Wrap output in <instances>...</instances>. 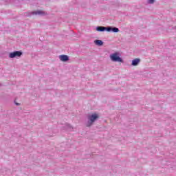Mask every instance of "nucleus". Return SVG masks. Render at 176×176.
I'll return each instance as SVG.
<instances>
[{
	"label": "nucleus",
	"mask_w": 176,
	"mask_h": 176,
	"mask_svg": "<svg viewBox=\"0 0 176 176\" xmlns=\"http://www.w3.org/2000/svg\"><path fill=\"white\" fill-rule=\"evenodd\" d=\"M98 118H99L98 114L97 113H94L88 116L87 117L88 121L86 124L87 127H90V126H93V123H94V122H96V120H97Z\"/></svg>",
	"instance_id": "f257e3e1"
},
{
	"label": "nucleus",
	"mask_w": 176,
	"mask_h": 176,
	"mask_svg": "<svg viewBox=\"0 0 176 176\" xmlns=\"http://www.w3.org/2000/svg\"><path fill=\"white\" fill-rule=\"evenodd\" d=\"M110 58L113 63H123V59L120 58L118 52H115L110 55Z\"/></svg>",
	"instance_id": "f03ea898"
},
{
	"label": "nucleus",
	"mask_w": 176,
	"mask_h": 176,
	"mask_svg": "<svg viewBox=\"0 0 176 176\" xmlns=\"http://www.w3.org/2000/svg\"><path fill=\"white\" fill-rule=\"evenodd\" d=\"M23 56V52L14 51L9 54L10 58H17V57H21Z\"/></svg>",
	"instance_id": "7ed1b4c3"
},
{
	"label": "nucleus",
	"mask_w": 176,
	"mask_h": 176,
	"mask_svg": "<svg viewBox=\"0 0 176 176\" xmlns=\"http://www.w3.org/2000/svg\"><path fill=\"white\" fill-rule=\"evenodd\" d=\"M31 14L32 16H46V14H47V13H46V12H45V11L36 10V11H32V12H30L29 16H31Z\"/></svg>",
	"instance_id": "20e7f679"
},
{
	"label": "nucleus",
	"mask_w": 176,
	"mask_h": 176,
	"mask_svg": "<svg viewBox=\"0 0 176 176\" xmlns=\"http://www.w3.org/2000/svg\"><path fill=\"white\" fill-rule=\"evenodd\" d=\"M107 32H119V28L116 27L108 26L107 27Z\"/></svg>",
	"instance_id": "39448f33"
},
{
	"label": "nucleus",
	"mask_w": 176,
	"mask_h": 176,
	"mask_svg": "<svg viewBox=\"0 0 176 176\" xmlns=\"http://www.w3.org/2000/svg\"><path fill=\"white\" fill-rule=\"evenodd\" d=\"M96 31H98V32H104V31L108 32V27L98 26L96 27Z\"/></svg>",
	"instance_id": "423d86ee"
},
{
	"label": "nucleus",
	"mask_w": 176,
	"mask_h": 176,
	"mask_svg": "<svg viewBox=\"0 0 176 176\" xmlns=\"http://www.w3.org/2000/svg\"><path fill=\"white\" fill-rule=\"evenodd\" d=\"M59 58L60 61H63L64 63H66V61L69 60V57H68L67 55H60Z\"/></svg>",
	"instance_id": "0eeeda50"
},
{
	"label": "nucleus",
	"mask_w": 176,
	"mask_h": 176,
	"mask_svg": "<svg viewBox=\"0 0 176 176\" xmlns=\"http://www.w3.org/2000/svg\"><path fill=\"white\" fill-rule=\"evenodd\" d=\"M140 62H141V59L140 58L133 59L132 60L131 65H133V67H137V65H138Z\"/></svg>",
	"instance_id": "6e6552de"
},
{
	"label": "nucleus",
	"mask_w": 176,
	"mask_h": 176,
	"mask_svg": "<svg viewBox=\"0 0 176 176\" xmlns=\"http://www.w3.org/2000/svg\"><path fill=\"white\" fill-rule=\"evenodd\" d=\"M94 43L97 46H102V45H104V42L101 40H95Z\"/></svg>",
	"instance_id": "1a4fd4ad"
},
{
	"label": "nucleus",
	"mask_w": 176,
	"mask_h": 176,
	"mask_svg": "<svg viewBox=\"0 0 176 176\" xmlns=\"http://www.w3.org/2000/svg\"><path fill=\"white\" fill-rule=\"evenodd\" d=\"M153 3H155V1H147V4L148 5H152Z\"/></svg>",
	"instance_id": "9d476101"
},
{
	"label": "nucleus",
	"mask_w": 176,
	"mask_h": 176,
	"mask_svg": "<svg viewBox=\"0 0 176 176\" xmlns=\"http://www.w3.org/2000/svg\"><path fill=\"white\" fill-rule=\"evenodd\" d=\"M65 126L67 129H72V126L69 124H66Z\"/></svg>",
	"instance_id": "9b49d317"
},
{
	"label": "nucleus",
	"mask_w": 176,
	"mask_h": 176,
	"mask_svg": "<svg viewBox=\"0 0 176 176\" xmlns=\"http://www.w3.org/2000/svg\"><path fill=\"white\" fill-rule=\"evenodd\" d=\"M16 105H17V107H19L20 105V103H15Z\"/></svg>",
	"instance_id": "f8f14e48"
},
{
	"label": "nucleus",
	"mask_w": 176,
	"mask_h": 176,
	"mask_svg": "<svg viewBox=\"0 0 176 176\" xmlns=\"http://www.w3.org/2000/svg\"><path fill=\"white\" fill-rule=\"evenodd\" d=\"M2 86V84L0 83V87Z\"/></svg>",
	"instance_id": "ddd939ff"
},
{
	"label": "nucleus",
	"mask_w": 176,
	"mask_h": 176,
	"mask_svg": "<svg viewBox=\"0 0 176 176\" xmlns=\"http://www.w3.org/2000/svg\"><path fill=\"white\" fill-rule=\"evenodd\" d=\"M148 1H155V0H148Z\"/></svg>",
	"instance_id": "4468645a"
}]
</instances>
